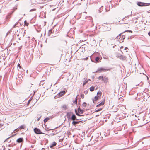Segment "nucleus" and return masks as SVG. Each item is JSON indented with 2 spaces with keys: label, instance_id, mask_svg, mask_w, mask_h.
I'll return each instance as SVG.
<instances>
[{
  "label": "nucleus",
  "instance_id": "nucleus-1",
  "mask_svg": "<svg viewBox=\"0 0 150 150\" xmlns=\"http://www.w3.org/2000/svg\"><path fill=\"white\" fill-rule=\"evenodd\" d=\"M121 34H120L119 35V36L116 37V38L119 39V41L120 43H122L123 42L124 40L125 39V37L124 36H121Z\"/></svg>",
  "mask_w": 150,
  "mask_h": 150
},
{
  "label": "nucleus",
  "instance_id": "nucleus-2",
  "mask_svg": "<svg viewBox=\"0 0 150 150\" xmlns=\"http://www.w3.org/2000/svg\"><path fill=\"white\" fill-rule=\"evenodd\" d=\"M137 5L139 6H146L150 5V3H148L139 2L137 3Z\"/></svg>",
  "mask_w": 150,
  "mask_h": 150
},
{
  "label": "nucleus",
  "instance_id": "nucleus-3",
  "mask_svg": "<svg viewBox=\"0 0 150 150\" xmlns=\"http://www.w3.org/2000/svg\"><path fill=\"white\" fill-rule=\"evenodd\" d=\"M110 69H106L105 68H101L98 69L97 71L96 72H105L109 70Z\"/></svg>",
  "mask_w": 150,
  "mask_h": 150
},
{
  "label": "nucleus",
  "instance_id": "nucleus-4",
  "mask_svg": "<svg viewBox=\"0 0 150 150\" xmlns=\"http://www.w3.org/2000/svg\"><path fill=\"white\" fill-rule=\"evenodd\" d=\"M17 9L16 7H14V8L12 9V11L9 13L8 15L6 16V18H10V16L14 12L15 10Z\"/></svg>",
  "mask_w": 150,
  "mask_h": 150
},
{
  "label": "nucleus",
  "instance_id": "nucleus-5",
  "mask_svg": "<svg viewBox=\"0 0 150 150\" xmlns=\"http://www.w3.org/2000/svg\"><path fill=\"white\" fill-rule=\"evenodd\" d=\"M34 132L37 134H43L41 132V131L39 129L37 128H35L34 129Z\"/></svg>",
  "mask_w": 150,
  "mask_h": 150
},
{
  "label": "nucleus",
  "instance_id": "nucleus-6",
  "mask_svg": "<svg viewBox=\"0 0 150 150\" xmlns=\"http://www.w3.org/2000/svg\"><path fill=\"white\" fill-rule=\"evenodd\" d=\"M73 114L72 112H67L66 115L67 118L68 119H70L71 118L70 117L71 115H72Z\"/></svg>",
  "mask_w": 150,
  "mask_h": 150
},
{
  "label": "nucleus",
  "instance_id": "nucleus-7",
  "mask_svg": "<svg viewBox=\"0 0 150 150\" xmlns=\"http://www.w3.org/2000/svg\"><path fill=\"white\" fill-rule=\"evenodd\" d=\"M117 57H118L120 58V59L122 60H125L126 58L125 56L123 55L119 56L118 55Z\"/></svg>",
  "mask_w": 150,
  "mask_h": 150
},
{
  "label": "nucleus",
  "instance_id": "nucleus-8",
  "mask_svg": "<svg viewBox=\"0 0 150 150\" xmlns=\"http://www.w3.org/2000/svg\"><path fill=\"white\" fill-rule=\"evenodd\" d=\"M70 119L72 120H80V119H77V118H76V115L74 114H73L72 115V116Z\"/></svg>",
  "mask_w": 150,
  "mask_h": 150
},
{
  "label": "nucleus",
  "instance_id": "nucleus-9",
  "mask_svg": "<svg viewBox=\"0 0 150 150\" xmlns=\"http://www.w3.org/2000/svg\"><path fill=\"white\" fill-rule=\"evenodd\" d=\"M16 141L18 143H21L23 142V138H19Z\"/></svg>",
  "mask_w": 150,
  "mask_h": 150
},
{
  "label": "nucleus",
  "instance_id": "nucleus-10",
  "mask_svg": "<svg viewBox=\"0 0 150 150\" xmlns=\"http://www.w3.org/2000/svg\"><path fill=\"white\" fill-rule=\"evenodd\" d=\"M104 103H105V100H104L103 101H102L101 103H100L99 104L97 105L96 106V107H99L103 105H104Z\"/></svg>",
  "mask_w": 150,
  "mask_h": 150
},
{
  "label": "nucleus",
  "instance_id": "nucleus-11",
  "mask_svg": "<svg viewBox=\"0 0 150 150\" xmlns=\"http://www.w3.org/2000/svg\"><path fill=\"white\" fill-rule=\"evenodd\" d=\"M100 97H99V96H96L94 98L92 99V101L93 103H94L95 101H96Z\"/></svg>",
  "mask_w": 150,
  "mask_h": 150
},
{
  "label": "nucleus",
  "instance_id": "nucleus-12",
  "mask_svg": "<svg viewBox=\"0 0 150 150\" xmlns=\"http://www.w3.org/2000/svg\"><path fill=\"white\" fill-rule=\"evenodd\" d=\"M65 93V92L64 91L60 92L58 94V96L59 97L62 96Z\"/></svg>",
  "mask_w": 150,
  "mask_h": 150
},
{
  "label": "nucleus",
  "instance_id": "nucleus-13",
  "mask_svg": "<svg viewBox=\"0 0 150 150\" xmlns=\"http://www.w3.org/2000/svg\"><path fill=\"white\" fill-rule=\"evenodd\" d=\"M103 81L105 83H107L108 81V78L105 76H104L103 78Z\"/></svg>",
  "mask_w": 150,
  "mask_h": 150
},
{
  "label": "nucleus",
  "instance_id": "nucleus-14",
  "mask_svg": "<svg viewBox=\"0 0 150 150\" xmlns=\"http://www.w3.org/2000/svg\"><path fill=\"white\" fill-rule=\"evenodd\" d=\"M78 110L79 112L81 114H83L84 112V110L81 109L79 107L78 108Z\"/></svg>",
  "mask_w": 150,
  "mask_h": 150
},
{
  "label": "nucleus",
  "instance_id": "nucleus-15",
  "mask_svg": "<svg viewBox=\"0 0 150 150\" xmlns=\"http://www.w3.org/2000/svg\"><path fill=\"white\" fill-rule=\"evenodd\" d=\"M81 121H75L74 120H73V121L72 122V124L73 125H76L78 124L79 122H81Z\"/></svg>",
  "mask_w": 150,
  "mask_h": 150
},
{
  "label": "nucleus",
  "instance_id": "nucleus-16",
  "mask_svg": "<svg viewBox=\"0 0 150 150\" xmlns=\"http://www.w3.org/2000/svg\"><path fill=\"white\" fill-rule=\"evenodd\" d=\"M57 144V143L54 141L52 144L50 146V147L51 148H52L54 146H55Z\"/></svg>",
  "mask_w": 150,
  "mask_h": 150
},
{
  "label": "nucleus",
  "instance_id": "nucleus-17",
  "mask_svg": "<svg viewBox=\"0 0 150 150\" xmlns=\"http://www.w3.org/2000/svg\"><path fill=\"white\" fill-rule=\"evenodd\" d=\"M75 113L76 114V115L78 116H84V115H80L79 114V112H77V110L76 109H75Z\"/></svg>",
  "mask_w": 150,
  "mask_h": 150
},
{
  "label": "nucleus",
  "instance_id": "nucleus-18",
  "mask_svg": "<svg viewBox=\"0 0 150 150\" xmlns=\"http://www.w3.org/2000/svg\"><path fill=\"white\" fill-rule=\"evenodd\" d=\"M105 25L104 26V27H107V28H108V26H107V25L108 26V28H108V29H106V30H107V31L110 30V29H111V28H110V25H107V24H105Z\"/></svg>",
  "mask_w": 150,
  "mask_h": 150
},
{
  "label": "nucleus",
  "instance_id": "nucleus-19",
  "mask_svg": "<svg viewBox=\"0 0 150 150\" xmlns=\"http://www.w3.org/2000/svg\"><path fill=\"white\" fill-rule=\"evenodd\" d=\"M102 95V92L100 91H99L97 92V96H99V97H100Z\"/></svg>",
  "mask_w": 150,
  "mask_h": 150
},
{
  "label": "nucleus",
  "instance_id": "nucleus-20",
  "mask_svg": "<svg viewBox=\"0 0 150 150\" xmlns=\"http://www.w3.org/2000/svg\"><path fill=\"white\" fill-rule=\"evenodd\" d=\"M52 29H50L49 30V31L48 33V36H50L52 33Z\"/></svg>",
  "mask_w": 150,
  "mask_h": 150
},
{
  "label": "nucleus",
  "instance_id": "nucleus-21",
  "mask_svg": "<svg viewBox=\"0 0 150 150\" xmlns=\"http://www.w3.org/2000/svg\"><path fill=\"white\" fill-rule=\"evenodd\" d=\"M19 23L20 24V23H19L18 22H16L13 26V28H14L16 27H18V25Z\"/></svg>",
  "mask_w": 150,
  "mask_h": 150
},
{
  "label": "nucleus",
  "instance_id": "nucleus-22",
  "mask_svg": "<svg viewBox=\"0 0 150 150\" xmlns=\"http://www.w3.org/2000/svg\"><path fill=\"white\" fill-rule=\"evenodd\" d=\"M25 34V31L23 32V31H22L21 33H20V35H21V36L22 37H23L24 35Z\"/></svg>",
  "mask_w": 150,
  "mask_h": 150
},
{
  "label": "nucleus",
  "instance_id": "nucleus-23",
  "mask_svg": "<svg viewBox=\"0 0 150 150\" xmlns=\"http://www.w3.org/2000/svg\"><path fill=\"white\" fill-rule=\"evenodd\" d=\"M95 87L93 86H91L90 88V90L91 91H93L94 90Z\"/></svg>",
  "mask_w": 150,
  "mask_h": 150
},
{
  "label": "nucleus",
  "instance_id": "nucleus-24",
  "mask_svg": "<svg viewBox=\"0 0 150 150\" xmlns=\"http://www.w3.org/2000/svg\"><path fill=\"white\" fill-rule=\"evenodd\" d=\"M18 67L19 68L20 70L18 68V71H22L21 69V67L20 65V64H18Z\"/></svg>",
  "mask_w": 150,
  "mask_h": 150
},
{
  "label": "nucleus",
  "instance_id": "nucleus-25",
  "mask_svg": "<svg viewBox=\"0 0 150 150\" xmlns=\"http://www.w3.org/2000/svg\"><path fill=\"white\" fill-rule=\"evenodd\" d=\"M103 6H101V7H100L99 9V13H101L102 11V9H103Z\"/></svg>",
  "mask_w": 150,
  "mask_h": 150
},
{
  "label": "nucleus",
  "instance_id": "nucleus-26",
  "mask_svg": "<svg viewBox=\"0 0 150 150\" xmlns=\"http://www.w3.org/2000/svg\"><path fill=\"white\" fill-rule=\"evenodd\" d=\"M49 119V118L48 117L46 118L44 120V123H45L47 122V121Z\"/></svg>",
  "mask_w": 150,
  "mask_h": 150
},
{
  "label": "nucleus",
  "instance_id": "nucleus-27",
  "mask_svg": "<svg viewBox=\"0 0 150 150\" xmlns=\"http://www.w3.org/2000/svg\"><path fill=\"white\" fill-rule=\"evenodd\" d=\"M100 59V58L98 57H97L95 58V61L96 62H98Z\"/></svg>",
  "mask_w": 150,
  "mask_h": 150
},
{
  "label": "nucleus",
  "instance_id": "nucleus-28",
  "mask_svg": "<svg viewBox=\"0 0 150 150\" xmlns=\"http://www.w3.org/2000/svg\"><path fill=\"white\" fill-rule=\"evenodd\" d=\"M14 136V135H12V136H11L10 137H8V138H7V139H6L4 141V142H6L7 141V140H8L10 138H11V137H13Z\"/></svg>",
  "mask_w": 150,
  "mask_h": 150
},
{
  "label": "nucleus",
  "instance_id": "nucleus-29",
  "mask_svg": "<svg viewBox=\"0 0 150 150\" xmlns=\"http://www.w3.org/2000/svg\"><path fill=\"white\" fill-rule=\"evenodd\" d=\"M77 100L78 98L77 96L75 98V101L74 102V103L75 104H77Z\"/></svg>",
  "mask_w": 150,
  "mask_h": 150
},
{
  "label": "nucleus",
  "instance_id": "nucleus-30",
  "mask_svg": "<svg viewBox=\"0 0 150 150\" xmlns=\"http://www.w3.org/2000/svg\"><path fill=\"white\" fill-rule=\"evenodd\" d=\"M103 76H100L98 77V79L99 80H102L103 81Z\"/></svg>",
  "mask_w": 150,
  "mask_h": 150
},
{
  "label": "nucleus",
  "instance_id": "nucleus-31",
  "mask_svg": "<svg viewBox=\"0 0 150 150\" xmlns=\"http://www.w3.org/2000/svg\"><path fill=\"white\" fill-rule=\"evenodd\" d=\"M88 81H84L83 83V86H84L85 85L86 83H87L88 82Z\"/></svg>",
  "mask_w": 150,
  "mask_h": 150
},
{
  "label": "nucleus",
  "instance_id": "nucleus-32",
  "mask_svg": "<svg viewBox=\"0 0 150 150\" xmlns=\"http://www.w3.org/2000/svg\"><path fill=\"white\" fill-rule=\"evenodd\" d=\"M87 105L86 103V102H83V103L82 105L83 106L85 107Z\"/></svg>",
  "mask_w": 150,
  "mask_h": 150
},
{
  "label": "nucleus",
  "instance_id": "nucleus-33",
  "mask_svg": "<svg viewBox=\"0 0 150 150\" xmlns=\"http://www.w3.org/2000/svg\"><path fill=\"white\" fill-rule=\"evenodd\" d=\"M102 110V108H100L99 109L95 110V112H97L99 111H100Z\"/></svg>",
  "mask_w": 150,
  "mask_h": 150
},
{
  "label": "nucleus",
  "instance_id": "nucleus-34",
  "mask_svg": "<svg viewBox=\"0 0 150 150\" xmlns=\"http://www.w3.org/2000/svg\"><path fill=\"white\" fill-rule=\"evenodd\" d=\"M24 127H25L24 125H21L20 126V128L21 129H24Z\"/></svg>",
  "mask_w": 150,
  "mask_h": 150
},
{
  "label": "nucleus",
  "instance_id": "nucleus-35",
  "mask_svg": "<svg viewBox=\"0 0 150 150\" xmlns=\"http://www.w3.org/2000/svg\"><path fill=\"white\" fill-rule=\"evenodd\" d=\"M88 90H86L84 91V93L85 94H87L88 93Z\"/></svg>",
  "mask_w": 150,
  "mask_h": 150
},
{
  "label": "nucleus",
  "instance_id": "nucleus-36",
  "mask_svg": "<svg viewBox=\"0 0 150 150\" xmlns=\"http://www.w3.org/2000/svg\"><path fill=\"white\" fill-rule=\"evenodd\" d=\"M62 108L65 109H66L67 108V107L66 105H64L62 107Z\"/></svg>",
  "mask_w": 150,
  "mask_h": 150
},
{
  "label": "nucleus",
  "instance_id": "nucleus-37",
  "mask_svg": "<svg viewBox=\"0 0 150 150\" xmlns=\"http://www.w3.org/2000/svg\"><path fill=\"white\" fill-rule=\"evenodd\" d=\"M81 98H82V99L84 98V95L83 94H81Z\"/></svg>",
  "mask_w": 150,
  "mask_h": 150
},
{
  "label": "nucleus",
  "instance_id": "nucleus-38",
  "mask_svg": "<svg viewBox=\"0 0 150 150\" xmlns=\"http://www.w3.org/2000/svg\"><path fill=\"white\" fill-rule=\"evenodd\" d=\"M31 98H30V100H29V101H28V103H27V105H28L30 103V101H31V100L32 99Z\"/></svg>",
  "mask_w": 150,
  "mask_h": 150
},
{
  "label": "nucleus",
  "instance_id": "nucleus-39",
  "mask_svg": "<svg viewBox=\"0 0 150 150\" xmlns=\"http://www.w3.org/2000/svg\"><path fill=\"white\" fill-rule=\"evenodd\" d=\"M36 9H33L30 10V11L31 12V11H36Z\"/></svg>",
  "mask_w": 150,
  "mask_h": 150
},
{
  "label": "nucleus",
  "instance_id": "nucleus-40",
  "mask_svg": "<svg viewBox=\"0 0 150 150\" xmlns=\"http://www.w3.org/2000/svg\"><path fill=\"white\" fill-rule=\"evenodd\" d=\"M24 23L25 24V25H28V24L27 23L26 21H24Z\"/></svg>",
  "mask_w": 150,
  "mask_h": 150
},
{
  "label": "nucleus",
  "instance_id": "nucleus-41",
  "mask_svg": "<svg viewBox=\"0 0 150 150\" xmlns=\"http://www.w3.org/2000/svg\"><path fill=\"white\" fill-rule=\"evenodd\" d=\"M125 32H132V31L131 30H127L125 31Z\"/></svg>",
  "mask_w": 150,
  "mask_h": 150
},
{
  "label": "nucleus",
  "instance_id": "nucleus-42",
  "mask_svg": "<svg viewBox=\"0 0 150 150\" xmlns=\"http://www.w3.org/2000/svg\"><path fill=\"white\" fill-rule=\"evenodd\" d=\"M41 116H40L39 118H38V120H38V121L40 120V119L41 118Z\"/></svg>",
  "mask_w": 150,
  "mask_h": 150
},
{
  "label": "nucleus",
  "instance_id": "nucleus-43",
  "mask_svg": "<svg viewBox=\"0 0 150 150\" xmlns=\"http://www.w3.org/2000/svg\"><path fill=\"white\" fill-rule=\"evenodd\" d=\"M9 32H8L7 33L6 35V36H7L8 35V34H9Z\"/></svg>",
  "mask_w": 150,
  "mask_h": 150
},
{
  "label": "nucleus",
  "instance_id": "nucleus-44",
  "mask_svg": "<svg viewBox=\"0 0 150 150\" xmlns=\"http://www.w3.org/2000/svg\"><path fill=\"white\" fill-rule=\"evenodd\" d=\"M129 16H125V18H128H128Z\"/></svg>",
  "mask_w": 150,
  "mask_h": 150
},
{
  "label": "nucleus",
  "instance_id": "nucleus-45",
  "mask_svg": "<svg viewBox=\"0 0 150 150\" xmlns=\"http://www.w3.org/2000/svg\"><path fill=\"white\" fill-rule=\"evenodd\" d=\"M148 35L149 36H150V32L148 33Z\"/></svg>",
  "mask_w": 150,
  "mask_h": 150
},
{
  "label": "nucleus",
  "instance_id": "nucleus-46",
  "mask_svg": "<svg viewBox=\"0 0 150 150\" xmlns=\"http://www.w3.org/2000/svg\"><path fill=\"white\" fill-rule=\"evenodd\" d=\"M128 48L127 47H125V50H126V49H127Z\"/></svg>",
  "mask_w": 150,
  "mask_h": 150
},
{
  "label": "nucleus",
  "instance_id": "nucleus-47",
  "mask_svg": "<svg viewBox=\"0 0 150 150\" xmlns=\"http://www.w3.org/2000/svg\"><path fill=\"white\" fill-rule=\"evenodd\" d=\"M19 34H18V35H17V37H19Z\"/></svg>",
  "mask_w": 150,
  "mask_h": 150
},
{
  "label": "nucleus",
  "instance_id": "nucleus-48",
  "mask_svg": "<svg viewBox=\"0 0 150 150\" xmlns=\"http://www.w3.org/2000/svg\"><path fill=\"white\" fill-rule=\"evenodd\" d=\"M18 79H17V80H16L18 82Z\"/></svg>",
  "mask_w": 150,
  "mask_h": 150
},
{
  "label": "nucleus",
  "instance_id": "nucleus-49",
  "mask_svg": "<svg viewBox=\"0 0 150 150\" xmlns=\"http://www.w3.org/2000/svg\"><path fill=\"white\" fill-rule=\"evenodd\" d=\"M11 148H9V149H8L10 150H11Z\"/></svg>",
  "mask_w": 150,
  "mask_h": 150
},
{
  "label": "nucleus",
  "instance_id": "nucleus-50",
  "mask_svg": "<svg viewBox=\"0 0 150 150\" xmlns=\"http://www.w3.org/2000/svg\"><path fill=\"white\" fill-rule=\"evenodd\" d=\"M8 146H11V144H9V145H8Z\"/></svg>",
  "mask_w": 150,
  "mask_h": 150
},
{
  "label": "nucleus",
  "instance_id": "nucleus-51",
  "mask_svg": "<svg viewBox=\"0 0 150 150\" xmlns=\"http://www.w3.org/2000/svg\"><path fill=\"white\" fill-rule=\"evenodd\" d=\"M20 38H21V37H19V40H20Z\"/></svg>",
  "mask_w": 150,
  "mask_h": 150
},
{
  "label": "nucleus",
  "instance_id": "nucleus-52",
  "mask_svg": "<svg viewBox=\"0 0 150 150\" xmlns=\"http://www.w3.org/2000/svg\"><path fill=\"white\" fill-rule=\"evenodd\" d=\"M21 81H22V80H21V81H20L19 80V81H20V82H21Z\"/></svg>",
  "mask_w": 150,
  "mask_h": 150
},
{
  "label": "nucleus",
  "instance_id": "nucleus-53",
  "mask_svg": "<svg viewBox=\"0 0 150 150\" xmlns=\"http://www.w3.org/2000/svg\"><path fill=\"white\" fill-rule=\"evenodd\" d=\"M11 142V141H10L9 142Z\"/></svg>",
  "mask_w": 150,
  "mask_h": 150
},
{
  "label": "nucleus",
  "instance_id": "nucleus-54",
  "mask_svg": "<svg viewBox=\"0 0 150 150\" xmlns=\"http://www.w3.org/2000/svg\"><path fill=\"white\" fill-rule=\"evenodd\" d=\"M78 119H79V118H78ZM80 119V118L79 119Z\"/></svg>",
  "mask_w": 150,
  "mask_h": 150
},
{
  "label": "nucleus",
  "instance_id": "nucleus-55",
  "mask_svg": "<svg viewBox=\"0 0 150 150\" xmlns=\"http://www.w3.org/2000/svg\"><path fill=\"white\" fill-rule=\"evenodd\" d=\"M1 124H0V126H1Z\"/></svg>",
  "mask_w": 150,
  "mask_h": 150
},
{
  "label": "nucleus",
  "instance_id": "nucleus-56",
  "mask_svg": "<svg viewBox=\"0 0 150 150\" xmlns=\"http://www.w3.org/2000/svg\"><path fill=\"white\" fill-rule=\"evenodd\" d=\"M149 12H150V10H149Z\"/></svg>",
  "mask_w": 150,
  "mask_h": 150
},
{
  "label": "nucleus",
  "instance_id": "nucleus-57",
  "mask_svg": "<svg viewBox=\"0 0 150 150\" xmlns=\"http://www.w3.org/2000/svg\"><path fill=\"white\" fill-rule=\"evenodd\" d=\"M149 12H150V10H149Z\"/></svg>",
  "mask_w": 150,
  "mask_h": 150
},
{
  "label": "nucleus",
  "instance_id": "nucleus-58",
  "mask_svg": "<svg viewBox=\"0 0 150 150\" xmlns=\"http://www.w3.org/2000/svg\"><path fill=\"white\" fill-rule=\"evenodd\" d=\"M81 0L82 1V0Z\"/></svg>",
  "mask_w": 150,
  "mask_h": 150
}]
</instances>
